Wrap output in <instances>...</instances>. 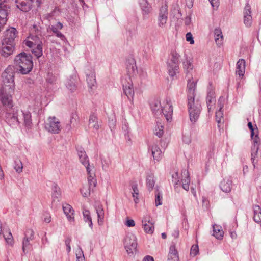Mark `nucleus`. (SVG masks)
<instances>
[{
  "label": "nucleus",
  "instance_id": "f257e3e1",
  "mask_svg": "<svg viewBox=\"0 0 261 261\" xmlns=\"http://www.w3.org/2000/svg\"><path fill=\"white\" fill-rule=\"evenodd\" d=\"M150 108L152 112L156 117L164 115L167 121H171L172 119L173 107L171 100L166 98L161 105L160 101L153 100L150 104Z\"/></svg>",
  "mask_w": 261,
  "mask_h": 261
},
{
  "label": "nucleus",
  "instance_id": "f03ea898",
  "mask_svg": "<svg viewBox=\"0 0 261 261\" xmlns=\"http://www.w3.org/2000/svg\"><path fill=\"white\" fill-rule=\"evenodd\" d=\"M15 63L18 67L17 70L22 74L29 73L33 66L32 56L24 52L21 53L15 57Z\"/></svg>",
  "mask_w": 261,
  "mask_h": 261
},
{
  "label": "nucleus",
  "instance_id": "7ed1b4c3",
  "mask_svg": "<svg viewBox=\"0 0 261 261\" xmlns=\"http://www.w3.org/2000/svg\"><path fill=\"white\" fill-rule=\"evenodd\" d=\"M41 35L40 31L37 30L35 36L34 37L35 39H33L34 36L29 37L28 39H32L33 41H31L29 40H24L23 42V44L25 46L29 47L31 48L32 53L37 58L40 57L43 53H42V41L40 40L38 36Z\"/></svg>",
  "mask_w": 261,
  "mask_h": 261
},
{
  "label": "nucleus",
  "instance_id": "20e7f679",
  "mask_svg": "<svg viewBox=\"0 0 261 261\" xmlns=\"http://www.w3.org/2000/svg\"><path fill=\"white\" fill-rule=\"evenodd\" d=\"M187 106L190 120L192 123H194L198 119L201 113V103L198 100H195V98L187 99Z\"/></svg>",
  "mask_w": 261,
  "mask_h": 261
},
{
  "label": "nucleus",
  "instance_id": "39448f33",
  "mask_svg": "<svg viewBox=\"0 0 261 261\" xmlns=\"http://www.w3.org/2000/svg\"><path fill=\"white\" fill-rule=\"evenodd\" d=\"M180 56L176 51H172L167 62L169 75L174 79L179 73V61Z\"/></svg>",
  "mask_w": 261,
  "mask_h": 261
},
{
  "label": "nucleus",
  "instance_id": "423d86ee",
  "mask_svg": "<svg viewBox=\"0 0 261 261\" xmlns=\"http://www.w3.org/2000/svg\"><path fill=\"white\" fill-rule=\"evenodd\" d=\"M14 91V89L8 87H2L0 89V101L6 109L13 107L12 94Z\"/></svg>",
  "mask_w": 261,
  "mask_h": 261
},
{
  "label": "nucleus",
  "instance_id": "0eeeda50",
  "mask_svg": "<svg viewBox=\"0 0 261 261\" xmlns=\"http://www.w3.org/2000/svg\"><path fill=\"white\" fill-rule=\"evenodd\" d=\"M14 67L9 66L2 73L3 85L2 87H10L14 89Z\"/></svg>",
  "mask_w": 261,
  "mask_h": 261
},
{
  "label": "nucleus",
  "instance_id": "6e6552de",
  "mask_svg": "<svg viewBox=\"0 0 261 261\" xmlns=\"http://www.w3.org/2000/svg\"><path fill=\"white\" fill-rule=\"evenodd\" d=\"M124 245L127 253L133 254L136 252L137 247L136 236L133 233H128L125 238Z\"/></svg>",
  "mask_w": 261,
  "mask_h": 261
},
{
  "label": "nucleus",
  "instance_id": "1a4fd4ad",
  "mask_svg": "<svg viewBox=\"0 0 261 261\" xmlns=\"http://www.w3.org/2000/svg\"><path fill=\"white\" fill-rule=\"evenodd\" d=\"M45 128L52 134H59L61 129V123L56 117H49L45 124Z\"/></svg>",
  "mask_w": 261,
  "mask_h": 261
},
{
  "label": "nucleus",
  "instance_id": "9d476101",
  "mask_svg": "<svg viewBox=\"0 0 261 261\" xmlns=\"http://www.w3.org/2000/svg\"><path fill=\"white\" fill-rule=\"evenodd\" d=\"M18 111L14 109H7L5 115L6 121L10 126L18 125L20 122L18 118Z\"/></svg>",
  "mask_w": 261,
  "mask_h": 261
},
{
  "label": "nucleus",
  "instance_id": "9b49d317",
  "mask_svg": "<svg viewBox=\"0 0 261 261\" xmlns=\"http://www.w3.org/2000/svg\"><path fill=\"white\" fill-rule=\"evenodd\" d=\"M168 6L166 4L162 6L160 8L159 16L158 18V24L161 28L165 27L168 19Z\"/></svg>",
  "mask_w": 261,
  "mask_h": 261
},
{
  "label": "nucleus",
  "instance_id": "f8f14e48",
  "mask_svg": "<svg viewBox=\"0 0 261 261\" xmlns=\"http://www.w3.org/2000/svg\"><path fill=\"white\" fill-rule=\"evenodd\" d=\"M10 11V6L8 0H0V20L3 23L7 21Z\"/></svg>",
  "mask_w": 261,
  "mask_h": 261
},
{
  "label": "nucleus",
  "instance_id": "ddd939ff",
  "mask_svg": "<svg viewBox=\"0 0 261 261\" xmlns=\"http://www.w3.org/2000/svg\"><path fill=\"white\" fill-rule=\"evenodd\" d=\"M18 32L13 27L7 29L5 32L2 42L15 44V39L17 36Z\"/></svg>",
  "mask_w": 261,
  "mask_h": 261
},
{
  "label": "nucleus",
  "instance_id": "4468645a",
  "mask_svg": "<svg viewBox=\"0 0 261 261\" xmlns=\"http://www.w3.org/2000/svg\"><path fill=\"white\" fill-rule=\"evenodd\" d=\"M76 151L80 162L85 167L87 172L89 173V169H90V163L89 158L86 151L82 147H77Z\"/></svg>",
  "mask_w": 261,
  "mask_h": 261
},
{
  "label": "nucleus",
  "instance_id": "2eb2a0df",
  "mask_svg": "<svg viewBox=\"0 0 261 261\" xmlns=\"http://www.w3.org/2000/svg\"><path fill=\"white\" fill-rule=\"evenodd\" d=\"M15 44L8 43L1 41V55L7 58L12 55L15 50Z\"/></svg>",
  "mask_w": 261,
  "mask_h": 261
},
{
  "label": "nucleus",
  "instance_id": "dca6fc26",
  "mask_svg": "<svg viewBox=\"0 0 261 261\" xmlns=\"http://www.w3.org/2000/svg\"><path fill=\"white\" fill-rule=\"evenodd\" d=\"M207 96L206 98V102L208 112H210L213 106L215 104V93L213 89L211 88L207 89Z\"/></svg>",
  "mask_w": 261,
  "mask_h": 261
},
{
  "label": "nucleus",
  "instance_id": "f3484780",
  "mask_svg": "<svg viewBox=\"0 0 261 261\" xmlns=\"http://www.w3.org/2000/svg\"><path fill=\"white\" fill-rule=\"evenodd\" d=\"M126 69L128 74L130 77H133L138 73L135 60L130 58L126 62Z\"/></svg>",
  "mask_w": 261,
  "mask_h": 261
},
{
  "label": "nucleus",
  "instance_id": "a211bd4d",
  "mask_svg": "<svg viewBox=\"0 0 261 261\" xmlns=\"http://www.w3.org/2000/svg\"><path fill=\"white\" fill-rule=\"evenodd\" d=\"M139 5L141 7L143 17L146 19L151 11V6L148 3L147 0H139Z\"/></svg>",
  "mask_w": 261,
  "mask_h": 261
},
{
  "label": "nucleus",
  "instance_id": "6ab92c4d",
  "mask_svg": "<svg viewBox=\"0 0 261 261\" xmlns=\"http://www.w3.org/2000/svg\"><path fill=\"white\" fill-rule=\"evenodd\" d=\"M123 90L124 94L127 96L128 99L131 102H133L134 97V90L133 84L129 82L125 85L123 84Z\"/></svg>",
  "mask_w": 261,
  "mask_h": 261
},
{
  "label": "nucleus",
  "instance_id": "aec40b11",
  "mask_svg": "<svg viewBox=\"0 0 261 261\" xmlns=\"http://www.w3.org/2000/svg\"><path fill=\"white\" fill-rule=\"evenodd\" d=\"M63 210L64 214L67 217V220L70 222L74 221V217L73 216L74 210L72 207L67 203L63 205Z\"/></svg>",
  "mask_w": 261,
  "mask_h": 261
},
{
  "label": "nucleus",
  "instance_id": "412c9836",
  "mask_svg": "<svg viewBox=\"0 0 261 261\" xmlns=\"http://www.w3.org/2000/svg\"><path fill=\"white\" fill-rule=\"evenodd\" d=\"M245 70V61L243 59H240L236 64V74L242 78Z\"/></svg>",
  "mask_w": 261,
  "mask_h": 261
},
{
  "label": "nucleus",
  "instance_id": "4be33fe9",
  "mask_svg": "<svg viewBox=\"0 0 261 261\" xmlns=\"http://www.w3.org/2000/svg\"><path fill=\"white\" fill-rule=\"evenodd\" d=\"M86 74L88 86L92 89L93 87L95 86L96 83L94 70L91 69L90 71L87 70Z\"/></svg>",
  "mask_w": 261,
  "mask_h": 261
},
{
  "label": "nucleus",
  "instance_id": "5701e85b",
  "mask_svg": "<svg viewBox=\"0 0 261 261\" xmlns=\"http://www.w3.org/2000/svg\"><path fill=\"white\" fill-rule=\"evenodd\" d=\"M196 83L189 80L187 84V99L195 98Z\"/></svg>",
  "mask_w": 261,
  "mask_h": 261
},
{
  "label": "nucleus",
  "instance_id": "b1692460",
  "mask_svg": "<svg viewBox=\"0 0 261 261\" xmlns=\"http://www.w3.org/2000/svg\"><path fill=\"white\" fill-rule=\"evenodd\" d=\"M214 35L217 45L220 47L223 44L224 40V36L221 29L220 28H215L214 31Z\"/></svg>",
  "mask_w": 261,
  "mask_h": 261
},
{
  "label": "nucleus",
  "instance_id": "393cba45",
  "mask_svg": "<svg viewBox=\"0 0 261 261\" xmlns=\"http://www.w3.org/2000/svg\"><path fill=\"white\" fill-rule=\"evenodd\" d=\"M220 188L222 191L225 193L231 191L232 187V181L231 179H223L220 184Z\"/></svg>",
  "mask_w": 261,
  "mask_h": 261
},
{
  "label": "nucleus",
  "instance_id": "a878e982",
  "mask_svg": "<svg viewBox=\"0 0 261 261\" xmlns=\"http://www.w3.org/2000/svg\"><path fill=\"white\" fill-rule=\"evenodd\" d=\"M152 153V155L154 161L159 162L162 158L163 154L159 147L156 144L153 145L151 148H149Z\"/></svg>",
  "mask_w": 261,
  "mask_h": 261
},
{
  "label": "nucleus",
  "instance_id": "bb28decb",
  "mask_svg": "<svg viewBox=\"0 0 261 261\" xmlns=\"http://www.w3.org/2000/svg\"><path fill=\"white\" fill-rule=\"evenodd\" d=\"M89 127L96 130L99 128L97 116L94 113H91L89 116Z\"/></svg>",
  "mask_w": 261,
  "mask_h": 261
},
{
  "label": "nucleus",
  "instance_id": "cd10ccee",
  "mask_svg": "<svg viewBox=\"0 0 261 261\" xmlns=\"http://www.w3.org/2000/svg\"><path fill=\"white\" fill-rule=\"evenodd\" d=\"M23 116V123L25 127L30 128L32 125V116L31 113L28 111H21Z\"/></svg>",
  "mask_w": 261,
  "mask_h": 261
},
{
  "label": "nucleus",
  "instance_id": "c85d7f7f",
  "mask_svg": "<svg viewBox=\"0 0 261 261\" xmlns=\"http://www.w3.org/2000/svg\"><path fill=\"white\" fill-rule=\"evenodd\" d=\"M168 261H179L178 252L174 245H172L170 247Z\"/></svg>",
  "mask_w": 261,
  "mask_h": 261
},
{
  "label": "nucleus",
  "instance_id": "c756f323",
  "mask_svg": "<svg viewBox=\"0 0 261 261\" xmlns=\"http://www.w3.org/2000/svg\"><path fill=\"white\" fill-rule=\"evenodd\" d=\"M96 212L97 215V222L99 226H102L104 223L105 212L102 205H98L96 207Z\"/></svg>",
  "mask_w": 261,
  "mask_h": 261
},
{
  "label": "nucleus",
  "instance_id": "7c9ffc66",
  "mask_svg": "<svg viewBox=\"0 0 261 261\" xmlns=\"http://www.w3.org/2000/svg\"><path fill=\"white\" fill-rule=\"evenodd\" d=\"M182 175H184L185 178L182 179V188L186 191H188L189 189V185L190 182V178L189 173L188 170H184L181 172Z\"/></svg>",
  "mask_w": 261,
  "mask_h": 261
},
{
  "label": "nucleus",
  "instance_id": "2f4dec72",
  "mask_svg": "<svg viewBox=\"0 0 261 261\" xmlns=\"http://www.w3.org/2000/svg\"><path fill=\"white\" fill-rule=\"evenodd\" d=\"M88 174V182L89 185V191H93L94 188L96 187L97 184L96 179L95 178V175H92L91 173V169H89V173L87 172Z\"/></svg>",
  "mask_w": 261,
  "mask_h": 261
},
{
  "label": "nucleus",
  "instance_id": "473e14b6",
  "mask_svg": "<svg viewBox=\"0 0 261 261\" xmlns=\"http://www.w3.org/2000/svg\"><path fill=\"white\" fill-rule=\"evenodd\" d=\"M52 191L53 200L55 201L56 199H57V201H59L61 195L60 188L56 184L54 183L52 186Z\"/></svg>",
  "mask_w": 261,
  "mask_h": 261
},
{
  "label": "nucleus",
  "instance_id": "72a5a7b5",
  "mask_svg": "<svg viewBox=\"0 0 261 261\" xmlns=\"http://www.w3.org/2000/svg\"><path fill=\"white\" fill-rule=\"evenodd\" d=\"M253 209V220L257 223H261V208L258 205H254Z\"/></svg>",
  "mask_w": 261,
  "mask_h": 261
},
{
  "label": "nucleus",
  "instance_id": "f704fd0d",
  "mask_svg": "<svg viewBox=\"0 0 261 261\" xmlns=\"http://www.w3.org/2000/svg\"><path fill=\"white\" fill-rule=\"evenodd\" d=\"M82 213L84 221L85 222L88 223L89 226L92 229L93 228V223L90 211L88 210L84 209Z\"/></svg>",
  "mask_w": 261,
  "mask_h": 261
},
{
  "label": "nucleus",
  "instance_id": "c9c22d12",
  "mask_svg": "<svg viewBox=\"0 0 261 261\" xmlns=\"http://www.w3.org/2000/svg\"><path fill=\"white\" fill-rule=\"evenodd\" d=\"M223 231L221 227L217 225H213V236L218 240H221L223 239Z\"/></svg>",
  "mask_w": 261,
  "mask_h": 261
},
{
  "label": "nucleus",
  "instance_id": "e433bc0d",
  "mask_svg": "<svg viewBox=\"0 0 261 261\" xmlns=\"http://www.w3.org/2000/svg\"><path fill=\"white\" fill-rule=\"evenodd\" d=\"M132 194L134 198V201L136 204H137L139 200V190L138 189V185L136 182L133 183L132 186Z\"/></svg>",
  "mask_w": 261,
  "mask_h": 261
},
{
  "label": "nucleus",
  "instance_id": "4c0bfd02",
  "mask_svg": "<svg viewBox=\"0 0 261 261\" xmlns=\"http://www.w3.org/2000/svg\"><path fill=\"white\" fill-rule=\"evenodd\" d=\"M66 87L71 92H74L77 88L75 79L73 77H71L67 82Z\"/></svg>",
  "mask_w": 261,
  "mask_h": 261
},
{
  "label": "nucleus",
  "instance_id": "58836bf2",
  "mask_svg": "<svg viewBox=\"0 0 261 261\" xmlns=\"http://www.w3.org/2000/svg\"><path fill=\"white\" fill-rule=\"evenodd\" d=\"M58 77L57 75L48 72L46 77V82L50 85H55L57 83Z\"/></svg>",
  "mask_w": 261,
  "mask_h": 261
},
{
  "label": "nucleus",
  "instance_id": "ea45409f",
  "mask_svg": "<svg viewBox=\"0 0 261 261\" xmlns=\"http://www.w3.org/2000/svg\"><path fill=\"white\" fill-rule=\"evenodd\" d=\"M172 182L174 183V187L175 190L177 191L179 188H180V179L179 176V173L177 171L175 172L172 175Z\"/></svg>",
  "mask_w": 261,
  "mask_h": 261
},
{
  "label": "nucleus",
  "instance_id": "a19ab883",
  "mask_svg": "<svg viewBox=\"0 0 261 261\" xmlns=\"http://www.w3.org/2000/svg\"><path fill=\"white\" fill-rule=\"evenodd\" d=\"M154 133L159 138L161 137L164 134V126L161 122H156Z\"/></svg>",
  "mask_w": 261,
  "mask_h": 261
},
{
  "label": "nucleus",
  "instance_id": "79ce46f5",
  "mask_svg": "<svg viewBox=\"0 0 261 261\" xmlns=\"http://www.w3.org/2000/svg\"><path fill=\"white\" fill-rule=\"evenodd\" d=\"M183 68L187 72H190L193 68L191 60L188 59L187 57L186 58V61L183 62Z\"/></svg>",
  "mask_w": 261,
  "mask_h": 261
},
{
  "label": "nucleus",
  "instance_id": "37998d69",
  "mask_svg": "<svg viewBox=\"0 0 261 261\" xmlns=\"http://www.w3.org/2000/svg\"><path fill=\"white\" fill-rule=\"evenodd\" d=\"M154 222L142 224L144 230L145 232L148 234L153 233L154 230Z\"/></svg>",
  "mask_w": 261,
  "mask_h": 261
},
{
  "label": "nucleus",
  "instance_id": "c03bdc74",
  "mask_svg": "<svg viewBox=\"0 0 261 261\" xmlns=\"http://www.w3.org/2000/svg\"><path fill=\"white\" fill-rule=\"evenodd\" d=\"M216 120L217 122L218 127L220 128L222 120H223V113L222 110H219L216 112Z\"/></svg>",
  "mask_w": 261,
  "mask_h": 261
},
{
  "label": "nucleus",
  "instance_id": "a18cd8bd",
  "mask_svg": "<svg viewBox=\"0 0 261 261\" xmlns=\"http://www.w3.org/2000/svg\"><path fill=\"white\" fill-rule=\"evenodd\" d=\"M78 121H79V117H78L77 113L76 112L72 113L71 114V116H70V124H72L73 125H74L75 124H77ZM67 128L68 129V130H70L71 129V125L67 126Z\"/></svg>",
  "mask_w": 261,
  "mask_h": 261
},
{
  "label": "nucleus",
  "instance_id": "49530a36",
  "mask_svg": "<svg viewBox=\"0 0 261 261\" xmlns=\"http://www.w3.org/2000/svg\"><path fill=\"white\" fill-rule=\"evenodd\" d=\"M155 184L154 177L151 175H148L146 178V185L149 191L153 189Z\"/></svg>",
  "mask_w": 261,
  "mask_h": 261
},
{
  "label": "nucleus",
  "instance_id": "de8ad7c7",
  "mask_svg": "<svg viewBox=\"0 0 261 261\" xmlns=\"http://www.w3.org/2000/svg\"><path fill=\"white\" fill-rule=\"evenodd\" d=\"M258 149H259V147H256L255 146H252L251 153V160L252 161V164L254 167H255L254 161H255V158L257 156Z\"/></svg>",
  "mask_w": 261,
  "mask_h": 261
},
{
  "label": "nucleus",
  "instance_id": "09e8293b",
  "mask_svg": "<svg viewBox=\"0 0 261 261\" xmlns=\"http://www.w3.org/2000/svg\"><path fill=\"white\" fill-rule=\"evenodd\" d=\"M155 203L156 206L161 205L162 204V194L159 192L155 193Z\"/></svg>",
  "mask_w": 261,
  "mask_h": 261
},
{
  "label": "nucleus",
  "instance_id": "8fccbe9b",
  "mask_svg": "<svg viewBox=\"0 0 261 261\" xmlns=\"http://www.w3.org/2000/svg\"><path fill=\"white\" fill-rule=\"evenodd\" d=\"M14 169L19 173L22 171L23 165L21 161L17 160L15 161Z\"/></svg>",
  "mask_w": 261,
  "mask_h": 261
},
{
  "label": "nucleus",
  "instance_id": "3c124183",
  "mask_svg": "<svg viewBox=\"0 0 261 261\" xmlns=\"http://www.w3.org/2000/svg\"><path fill=\"white\" fill-rule=\"evenodd\" d=\"M251 8L249 3H247L244 9V16H251Z\"/></svg>",
  "mask_w": 261,
  "mask_h": 261
},
{
  "label": "nucleus",
  "instance_id": "603ef678",
  "mask_svg": "<svg viewBox=\"0 0 261 261\" xmlns=\"http://www.w3.org/2000/svg\"><path fill=\"white\" fill-rule=\"evenodd\" d=\"M63 28V24L60 22H58L56 25H52L49 27L50 29L53 31V32L61 30Z\"/></svg>",
  "mask_w": 261,
  "mask_h": 261
},
{
  "label": "nucleus",
  "instance_id": "864d4df0",
  "mask_svg": "<svg viewBox=\"0 0 261 261\" xmlns=\"http://www.w3.org/2000/svg\"><path fill=\"white\" fill-rule=\"evenodd\" d=\"M252 19L251 16H244V23L247 27H249L252 24Z\"/></svg>",
  "mask_w": 261,
  "mask_h": 261
},
{
  "label": "nucleus",
  "instance_id": "5fc2aeb1",
  "mask_svg": "<svg viewBox=\"0 0 261 261\" xmlns=\"http://www.w3.org/2000/svg\"><path fill=\"white\" fill-rule=\"evenodd\" d=\"M139 74V78L141 80V83H142V81L144 80H145L147 77V72L143 70L142 69H139L138 70V73Z\"/></svg>",
  "mask_w": 261,
  "mask_h": 261
},
{
  "label": "nucleus",
  "instance_id": "6e6d98bb",
  "mask_svg": "<svg viewBox=\"0 0 261 261\" xmlns=\"http://www.w3.org/2000/svg\"><path fill=\"white\" fill-rule=\"evenodd\" d=\"M253 139V145L252 146H255L256 147H259V146L260 145V139L258 137V134H255L253 138H252Z\"/></svg>",
  "mask_w": 261,
  "mask_h": 261
},
{
  "label": "nucleus",
  "instance_id": "4d7b16f0",
  "mask_svg": "<svg viewBox=\"0 0 261 261\" xmlns=\"http://www.w3.org/2000/svg\"><path fill=\"white\" fill-rule=\"evenodd\" d=\"M199 252V248L197 245H193L191 248L190 254L192 256H196Z\"/></svg>",
  "mask_w": 261,
  "mask_h": 261
},
{
  "label": "nucleus",
  "instance_id": "13d9d810",
  "mask_svg": "<svg viewBox=\"0 0 261 261\" xmlns=\"http://www.w3.org/2000/svg\"><path fill=\"white\" fill-rule=\"evenodd\" d=\"M34 234V231L32 229H28L26 230V231L25 232V237L24 238L29 239L30 240H33Z\"/></svg>",
  "mask_w": 261,
  "mask_h": 261
},
{
  "label": "nucleus",
  "instance_id": "bf43d9fd",
  "mask_svg": "<svg viewBox=\"0 0 261 261\" xmlns=\"http://www.w3.org/2000/svg\"><path fill=\"white\" fill-rule=\"evenodd\" d=\"M152 222H154V221L152 220L150 215H146L144 216L142 220V224L149 223Z\"/></svg>",
  "mask_w": 261,
  "mask_h": 261
},
{
  "label": "nucleus",
  "instance_id": "052dcab7",
  "mask_svg": "<svg viewBox=\"0 0 261 261\" xmlns=\"http://www.w3.org/2000/svg\"><path fill=\"white\" fill-rule=\"evenodd\" d=\"M4 237L5 239L6 242L10 245H12L13 243V237L11 232H9V234L7 237H6L5 235H4Z\"/></svg>",
  "mask_w": 261,
  "mask_h": 261
},
{
  "label": "nucleus",
  "instance_id": "680f3d73",
  "mask_svg": "<svg viewBox=\"0 0 261 261\" xmlns=\"http://www.w3.org/2000/svg\"><path fill=\"white\" fill-rule=\"evenodd\" d=\"M31 240L28 238H24L23 243H22V249L23 252L25 253L26 248L29 246L30 243L29 242Z\"/></svg>",
  "mask_w": 261,
  "mask_h": 261
},
{
  "label": "nucleus",
  "instance_id": "e2e57ef3",
  "mask_svg": "<svg viewBox=\"0 0 261 261\" xmlns=\"http://www.w3.org/2000/svg\"><path fill=\"white\" fill-rule=\"evenodd\" d=\"M71 242V239L68 237L65 241V243L66 246L67 251L69 253L71 251L70 243Z\"/></svg>",
  "mask_w": 261,
  "mask_h": 261
},
{
  "label": "nucleus",
  "instance_id": "0e129e2a",
  "mask_svg": "<svg viewBox=\"0 0 261 261\" xmlns=\"http://www.w3.org/2000/svg\"><path fill=\"white\" fill-rule=\"evenodd\" d=\"M214 9H217L219 6V0H208Z\"/></svg>",
  "mask_w": 261,
  "mask_h": 261
},
{
  "label": "nucleus",
  "instance_id": "69168bd1",
  "mask_svg": "<svg viewBox=\"0 0 261 261\" xmlns=\"http://www.w3.org/2000/svg\"><path fill=\"white\" fill-rule=\"evenodd\" d=\"M186 40L190 42V44H192L194 43L192 35L191 33H187L186 35Z\"/></svg>",
  "mask_w": 261,
  "mask_h": 261
},
{
  "label": "nucleus",
  "instance_id": "338daca9",
  "mask_svg": "<svg viewBox=\"0 0 261 261\" xmlns=\"http://www.w3.org/2000/svg\"><path fill=\"white\" fill-rule=\"evenodd\" d=\"M44 221L47 223L51 221V216L48 213H45L44 214Z\"/></svg>",
  "mask_w": 261,
  "mask_h": 261
},
{
  "label": "nucleus",
  "instance_id": "774afa93",
  "mask_svg": "<svg viewBox=\"0 0 261 261\" xmlns=\"http://www.w3.org/2000/svg\"><path fill=\"white\" fill-rule=\"evenodd\" d=\"M182 141L186 144H189L191 142V139L190 136L189 135H184L182 137Z\"/></svg>",
  "mask_w": 261,
  "mask_h": 261
}]
</instances>
